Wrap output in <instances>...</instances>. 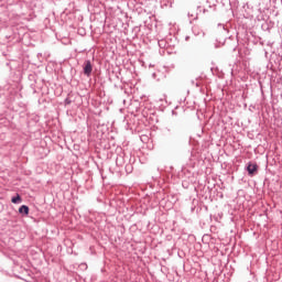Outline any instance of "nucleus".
Instances as JSON below:
<instances>
[{"label":"nucleus","instance_id":"obj_3","mask_svg":"<svg viewBox=\"0 0 282 282\" xmlns=\"http://www.w3.org/2000/svg\"><path fill=\"white\" fill-rule=\"evenodd\" d=\"M19 213L21 215H30V207H28L26 205H22L20 208H19Z\"/></svg>","mask_w":282,"mask_h":282},{"label":"nucleus","instance_id":"obj_2","mask_svg":"<svg viewBox=\"0 0 282 282\" xmlns=\"http://www.w3.org/2000/svg\"><path fill=\"white\" fill-rule=\"evenodd\" d=\"M93 72V66H91V62L87 61L85 66H84V74L86 76H90Z\"/></svg>","mask_w":282,"mask_h":282},{"label":"nucleus","instance_id":"obj_1","mask_svg":"<svg viewBox=\"0 0 282 282\" xmlns=\"http://www.w3.org/2000/svg\"><path fill=\"white\" fill-rule=\"evenodd\" d=\"M259 169V165H257V163H249V165L247 166V171L249 173V175H254V173H257Z\"/></svg>","mask_w":282,"mask_h":282},{"label":"nucleus","instance_id":"obj_4","mask_svg":"<svg viewBox=\"0 0 282 282\" xmlns=\"http://www.w3.org/2000/svg\"><path fill=\"white\" fill-rule=\"evenodd\" d=\"M12 204H21V196L18 194L15 197L11 199Z\"/></svg>","mask_w":282,"mask_h":282}]
</instances>
